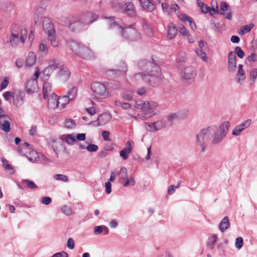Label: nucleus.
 Listing matches in <instances>:
<instances>
[{"mask_svg":"<svg viewBox=\"0 0 257 257\" xmlns=\"http://www.w3.org/2000/svg\"><path fill=\"white\" fill-rule=\"evenodd\" d=\"M225 136L218 131L216 125H211L206 128L201 130L196 136V144L199 146L201 151L205 150L204 144L211 139V143L216 145L220 143Z\"/></svg>","mask_w":257,"mask_h":257,"instance_id":"obj_1","label":"nucleus"},{"mask_svg":"<svg viewBox=\"0 0 257 257\" xmlns=\"http://www.w3.org/2000/svg\"><path fill=\"white\" fill-rule=\"evenodd\" d=\"M104 23L108 24L109 27L121 33L123 37L132 40L136 41L141 39L140 34L132 27L126 28L123 29L119 26L112 18H106Z\"/></svg>","mask_w":257,"mask_h":257,"instance_id":"obj_2","label":"nucleus"},{"mask_svg":"<svg viewBox=\"0 0 257 257\" xmlns=\"http://www.w3.org/2000/svg\"><path fill=\"white\" fill-rule=\"evenodd\" d=\"M68 45L75 55L82 59L91 60L94 58L91 50L81 43L72 41Z\"/></svg>","mask_w":257,"mask_h":257,"instance_id":"obj_3","label":"nucleus"},{"mask_svg":"<svg viewBox=\"0 0 257 257\" xmlns=\"http://www.w3.org/2000/svg\"><path fill=\"white\" fill-rule=\"evenodd\" d=\"M134 106L136 109H140L144 112L140 115V118L142 120H147L151 116V112H147L155 109L158 106V103L154 101L139 100L135 101Z\"/></svg>","mask_w":257,"mask_h":257,"instance_id":"obj_4","label":"nucleus"},{"mask_svg":"<svg viewBox=\"0 0 257 257\" xmlns=\"http://www.w3.org/2000/svg\"><path fill=\"white\" fill-rule=\"evenodd\" d=\"M98 18V15L93 13H86L81 16L79 21L72 23L69 28L73 31L80 30L82 25L91 24Z\"/></svg>","mask_w":257,"mask_h":257,"instance_id":"obj_5","label":"nucleus"},{"mask_svg":"<svg viewBox=\"0 0 257 257\" xmlns=\"http://www.w3.org/2000/svg\"><path fill=\"white\" fill-rule=\"evenodd\" d=\"M91 90L93 93L94 99L99 101L107 98L109 95V91L106 86L99 82H93L91 84Z\"/></svg>","mask_w":257,"mask_h":257,"instance_id":"obj_6","label":"nucleus"},{"mask_svg":"<svg viewBox=\"0 0 257 257\" xmlns=\"http://www.w3.org/2000/svg\"><path fill=\"white\" fill-rule=\"evenodd\" d=\"M27 35V30L23 27H20L15 26L12 31L10 43L13 45H15L21 43L24 44Z\"/></svg>","mask_w":257,"mask_h":257,"instance_id":"obj_7","label":"nucleus"},{"mask_svg":"<svg viewBox=\"0 0 257 257\" xmlns=\"http://www.w3.org/2000/svg\"><path fill=\"white\" fill-rule=\"evenodd\" d=\"M62 63L57 58H51L47 61V66L43 70V78L48 80L51 75L58 68L62 66Z\"/></svg>","mask_w":257,"mask_h":257,"instance_id":"obj_8","label":"nucleus"},{"mask_svg":"<svg viewBox=\"0 0 257 257\" xmlns=\"http://www.w3.org/2000/svg\"><path fill=\"white\" fill-rule=\"evenodd\" d=\"M161 80L160 68L157 65H154L152 69L148 71L147 84L154 87L160 82Z\"/></svg>","mask_w":257,"mask_h":257,"instance_id":"obj_9","label":"nucleus"},{"mask_svg":"<svg viewBox=\"0 0 257 257\" xmlns=\"http://www.w3.org/2000/svg\"><path fill=\"white\" fill-rule=\"evenodd\" d=\"M86 139V134L84 133L64 134L60 137L61 141L68 145H73L77 141H83Z\"/></svg>","mask_w":257,"mask_h":257,"instance_id":"obj_10","label":"nucleus"},{"mask_svg":"<svg viewBox=\"0 0 257 257\" xmlns=\"http://www.w3.org/2000/svg\"><path fill=\"white\" fill-rule=\"evenodd\" d=\"M197 75L196 68L192 66H188L181 70V77L185 80H193Z\"/></svg>","mask_w":257,"mask_h":257,"instance_id":"obj_11","label":"nucleus"},{"mask_svg":"<svg viewBox=\"0 0 257 257\" xmlns=\"http://www.w3.org/2000/svg\"><path fill=\"white\" fill-rule=\"evenodd\" d=\"M119 178L124 186H134L135 184V179L131 176L127 177V170L125 167H122L118 173Z\"/></svg>","mask_w":257,"mask_h":257,"instance_id":"obj_12","label":"nucleus"},{"mask_svg":"<svg viewBox=\"0 0 257 257\" xmlns=\"http://www.w3.org/2000/svg\"><path fill=\"white\" fill-rule=\"evenodd\" d=\"M251 122V119H247L239 124L235 126L232 131V135L236 137L240 136L243 131L250 125Z\"/></svg>","mask_w":257,"mask_h":257,"instance_id":"obj_13","label":"nucleus"},{"mask_svg":"<svg viewBox=\"0 0 257 257\" xmlns=\"http://www.w3.org/2000/svg\"><path fill=\"white\" fill-rule=\"evenodd\" d=\"M112 116L109 113H104L98 116L95 121L91 122L95 126L103 125L108 123L111 119Z\"/></svg>","mask_w":257,"mask_h":257,"instance_id":"obj_14","label":"nucleus"},{"mask_svg":"<svg viewBox=\"0 0 257 257\" xmlns=\"http://www.w3.org/2000/svg\"><path fill=\"white\" fill-rule=\"evenodd\" d=\"M227 69L229 72H233L237 66L235 53L230 51L227 56Z\"/></svg>","mask_w":257,"mask_h":257,"instance_id":"obj_15","label":"nucleus"},{"mask_svg":"<svg viewBox=\"0 0 257 257\" xmlns=\"http://www.w3.org/2000/svg\"><path fill=\"white\" fill-rule=\"evenodd\" d=\"M0 125L1 128L6 132L10 130L9 118L5 114L4 111L0 108Z\"/></svg>","mask_w":257,"mask_h":257,"instance_id":"obj_16","label":"nucleus"},{"mask_svg":"<svg viewBox=\"0 0 257 257\" xmlns=\"http://www.w3.org/2000/svg\"><path fill=\"white\" fill-rule=\"evenodd\" d=\"M23 149L25 152L26 157L31 161H35L38 158V154L36 152L33 150H31L30 145L28 143L23 144Z\"/></svg>","mask_w":257,"mask_h":257,"instance_id":"obj_17","label":"nucleus"},{"mask_svg":"<svg viewBox=\"0 0 257 257\" xmlns=\"http://www.w3.org/2000/svg\"><path fill=\"white\" fill-rule=\"evenodd\" d=\"M25 88L29 94L37 92L39 89L37 80L35 79L28 80L25 84Z\"/></svg>","mask_w":257,"mask_h":257,"instance_id":"obj_18","label":"nucleus"},{"mask_svg":"<svg viewBox=\"0 0 257 257\" xmlns=\"http://www.w3.org/2000/svg\"><path fill=\"white\" fill-rule=\"evenodd\" d=\"M25 97V94L22 91L16 92L14 93V96L13 98V103L15 106L17 107H21L24 101Z\"/></svg>","mask_w":257,"mask_h":257,"instance_id":"obj_19","label":"nucleus"},{"mask_svg":"<svg viewBox=\"0 0 257 257\" xmlns=\"http://www.w3.org/2000/svg\"><path fill=\"white\" fill-rule=\"evenodd\" d=\"M218 14L225 15V17L228 20L231 19V10L225 2H221L220 4V11Z\"/></svg>","mask_w":257,"mask_h":257,"instance_id":"obj_20","label":"nucleus"},{"mask_svg":"<svg viewBox=\"0 0 257 257\" xmlns=\"http://www.w3.org/2000/svg\"><path fill=\"white\" fill-rule=\"evenodd\" d=\"M43 27L48 35L54 34L55 30L54 29V26L49 18L47 17L44 18Z\"/></svg>","mask_w":257,"mask_h":257,"instance_id":"obj_21","label":"nucleus"},{"mask_svg":"<svg viewBox=\"0 0 257 257\" xmlns=\"http://www.w3.org/2000/svg\"><path fill=\"white\" fill-rule=\"evenodd\" d=\"M246 79L245 71L242 64L238 65L237 70L236 73V80L238 83L242 84Z\"/></svg>","mask_w":257,"mask_h":257,"instance_id":"obj_22","label":"nucleus"},{"mask_svg":"<svg viewBox=\"0 0 257 257\" xmlns=\"http://www.w3.org/2000/svg\"><path fill=\"white\" fill-rule=\"evenodd\" d=\"M43 94V98L45 99L51 96L52 94H55L53 92L51 84L49 82L46 81L44 83Z\"/></svg>","mask_w":257,"mask_h":257,"instance_id":"obj_23","label":"nucleus"},{"mask_svg":"<svg viewBox=\"0 0 257 257\" xmlns=\"http://www.w3.org/2000/svg\"><path fill=\"white\" fill-rule=\"evenodd\" d=\"M141 7L146 11H153L155 8V5L150 0H138Z\"/></svg>","mask_w":257,"mask_h":257,"instance_id":"obj_24","label":"nucleus"},{"mask_svg":"<svg viewBox=\"0 0 257 257\" xmlns=\"http://www.w3.org/2000/svg\"><path fill=\"white\" fill-rule=\"evenodd\" d=\"M70 76V72L69 70L66 67L62 68L58 74L59 79L62 82L67 81L69 78Z\"/></svg>","mask_w":257,"mask_h":257,"instance_id":"obj_25","label":"nucleus"},{"mask_svg":"<svg viewBox=\"0 0 257 257\" xmlns=\"http://www.w3.org/2000/svg\"><path fill=\"white\" fill-rule=\"evenodd\" d=\"M37 61V56L35 52H30L26 58V65L27 67L33 66Z\"/></svg>","mask_w":257,"mask_h":257,"instance_id":"obj_26","label":"nucleus"},{"mask_svg":"<svg viewBox=\"0 0 257 257\" xmlns=\"http://www.w3.org/2000/svg\"><path fill=\"white\" fill-rule=\"evenodd\" d=\"M134 142L131 141H128L125 144V148L120 152V156L123 158V160H126L127 159L128 156L127 155L130 154L132 151V144H133Z\"/></svg>","mask_w":257,"mask_h":257,"instance_id":"obj_27","label":"nucleus"},{"mask_svg":"<svg viewBox=\"0 0 257 257\" xmlns=\"http://www.w3.org/2000/svg\"><path fill=\"white\" fill-rule=\"evenodd\" d=\"M48 105L51 108L59 107L58 96L56 94H52L48 97Z\"/></svg>","mask_w":257,"mask_h":257,"instance_id":"obj_28","label":"nucleus"},{"mask_svg":"<svg viewBox=\"0 0 257 257\" xmlns=\"http://www.w3.org/2000/svg\"><path fill=\"white\" fill-rule=\"evenodd\" d=\"M177 30L176 26L173 23H169L167 26V37L169 39H172L176 36Z\"/></svg>","mask_w":257,"mask_h":257,"instance_id":"obj_29","label":"nucleus"},{"mask_svg":"<svg viewBox=\"0 0 257 257\" xmlns=\"http://www.w3.org/2000/svg\"><path fill=\"white\" fill-rule=\"evenodd\" d=\"M79 148L82 150H86L88 152H95L98 149V147L94 144H89L88 145L80 144L79 145Z\"/></svg>","mask_w":257,"mask_h":257,"instance_id":"obj_30","label":"nucleus"},{"mask_svg":"<svg viewBox=\"0 0 257 257\" xmlns=\"http://www.w3.org/2000/svg\"><path fill=\"white\" fill-rule=\"evenodd\" d=\"M3 166L9 174L12 175L15 173V170L13 166L9 163V162L5 158H2Z\"/></svg>","mask_w":257,"mask_h":257,"instance_id":"obj_31","label":"nucleus"},{"mask_svg":"<svg viewBox=\"0 0 257 257\" xmlns=\"http://www.w3.org/2000/svg\"><path fill=\"white\" fill-rule=\"evenodd\" d=\"M124 11L131 16L135 15V7L132 2L126 3L125 4Z\"/></svg>","mask_w":257,"mask_h":257,"instance_id":"obj_32","label":"nucleus"},{"mask_svg":"<svg viewBox=\"0 0 257 257\" xmlns=\"http://www.w3.org/2000/svg\"><path fill=\"white\" fill-rule=\"evenodd\" d=\"M230 123L229 121H226L222 122L219 128H218V131L219 132L221 133L224 136H225L229 127L230 126Z\"/></svg>","mask_w":257,"mask_h":257,"instance_id":"obj_33","label":"nucleus"},{"mask_svg":"<svg viewBox=\"0 0 257 257\" xmlns=\"http://www.w3.org/2000/svg\"><path fill=\"white\" fill-rule=\"evenodd\" d=\"M53 178L55 181L63 183H67L69 181V177L67 175L61 174L54 175Z\"/></svg>","mask_w":257,"mask_h":257,"instance_id":"obj_34","label":"nucleus"},{"mask_svg":"<svg viewBox=\"0 0 257 257\" xmlns=\"http://www.w3.org/2000/svg\"><path fill=\"white\" fill-rule=\"evenodd\" d=\"M186 60V56L184 53H180L178 54L176 58V63L177 66H181L184 64Z\"/></svg>","mask_w":257,"mask_h":257,"instance_id":"obj_35","label":"nucleus"},{"mask_svg":"<svg viewBox=\"0 0 257 257\" xmlns=\"http://www.w3.org/2000/svg\"><path fill=\"white\" fill-rule=\"evenodd\" d=\"M71 100L69 99V98L66 95L59 98L58 97L59 107L61 109L64 108L65 105L67 104Z\"/></svg>","mask_w":257,"mask_h":257,"instance_id":"obj_36","label":"nucleus"},{"mask_svg":"<svg viewBox=\"0 0 257 257\" xmlns=\"http://www.w3.org/2000/svg\"><path fill=\"white\" fill-rule=\"evenodd\" d=\"M249 79L252 84L255 83L257 79V68L252 67L249 72Z\"/></svg>","mask_w":257,"mask_h":257,"instance_id":"obj_37","label":"nucleus"},{"mask_svg":"<svg viewBox=\"0 0 257 257\" xmlns=\"http://www.w3.org/2000/svg\"><path fill=\"white\" fill-rule=\"evenodd\" d=\"M229 226L228 218L227 217H224L219 224V229L221 232L226 230Z\"/></svg>","mask_w":257,"mask_h":257,"instance_id":"obj_38","label":"nucleus"},{"mask_svg":"<svg viewBox=\"0 0 257 257\" xmlns=\"http://www.w3.org/2000/svg\"><path fill=\"white\" fill-rule=\"evenodd\" d=\"M39 51L42 54L46 55L48 52V48L47 46V42L45 40H42L40 42L39 46Z\"/></svg>","mask_w":257,"mask_h":257,"instance_id":"obj_39","label":"nucleus"},{"mask_svg":"<svg viewBox=\"0 0 257 257\" xmlns=\"http://www.w3.org/2000/svg\"><path fill=\"white\" fill-rule=\"evenodd\" d=\"M134 79L137 81H144L147 83L148 75L142 72L138 73L135 75Z\"/></svg>","mask_w":257,"mask_h":257,"instance_id":"obj_40","label":"nucleus"},{"mask_svg":"<svg viewBox=\"0 0 257 257\" xmlns=\"http://www.w3.org/2000/svg\"><path fill=\"white\" fill-rule=\"evenodd\" d=\"M115 105L117 107H121L123 109H129L131 105L127 102H121L120 100H117L114 101Z\"/></svg>","mask_w":257,"mask_h":257,"instance_id":"obj_41","label":"nucleus"},{"mask_svg":"<svg viewBox=\"0 0 257 257\" xmlns=\"http://www.w3.org/2000/svg\"><path fill=\"white\" fill-rule=\"evenodd\" d=\"M210 15L213 16L215 14L219 13L218 7L216 2H212L211 4Z\"/></svg>","mask_w":257,"mask_h":257,"instance_id":"obj_42","label":"nucleus"},{"mask_svg":"<svg viewBox=\"0 0 257 257\" xmlns=\"http://www.w3.org/2000/svg\"><path fill=\"white\" fill-rule=\"evenodd\" d=\"M198 6L200 8L201 12L204 14L209 13L210 14V8L202 1L198 2Z\"/></svg>","mask_w":257,"mask_h":257,"instance_id":"obj_43","label":"nucleus"},{"mask_svg":"<svg viewBox=\"0 0 257 257\" xmlns=\"http://www.w3.org/2000/svg\"><path fill=\"white\" fill-rule=\"evenodd\" d=\"M195 52L197 56H199L202 61L204 62H207L208 61V57H207L206 53L202 49H196L195 50Z\"/></svg>","mask_w":257,"mask_h":257,"instance_id":"obj_44","label":"nucleus"},{"mask_svg":"<svg viewBox=\"0 0 257 257\" xmlns=\"http://www.w3.org/2000/svg\"><path fill=\"white\" fill-rule=\"evenodd\" d=\"M64 127L67 129H72L76 125L75 121L73 119H66L64 123Z\"/></svg>","mask_w":257,"mask_h":257,"instance_id":"obj_45","label":"nucleus"},{"mask_svg":"<svg viewBox=\"0 0 257 257\" xmlns=\"http://www.w3.org/2000/svg\"><path fill=\"white\" fill-rule=\"evenodd\" d=\"M77 89L76 87H72L68 92V95H66L69 98V99L72 101L74 100L77 95Z\"/></svg>","mask_w":257,"mask_h":257,"instance_id":"obj_46","label":"nucleus"},{"mask_svg":"<svg viewBox=\"0 0 257 257\" xmlns=\"http://www.w3.org/2000/svg\"><path fill=\"white\" fill-rule=\"evenodd\" d=\"M62 212L66 216L72 215L73 213L71 208L67 205H64L61 207Z\"/></svg>","mask_w":257,"mask_h":257,"instance_id":"obj_47","label":"nucleus"},{"mask_svg":"<svg viewBox=\"0 0 257 257\" xmlns=\"http://www.w3.org/2000/svg\"><path fill=\"white\" fill-rule=\"evenodd\" d=\"M111 6L114 9L118 10L122 8L123 3L121 0H112Z\"/></svg>","mask_w":257,"mask_h":257,"instance_id":"obj_48","label":"nucleus"},{"mask_svg":"<svg viewBox=\"0 0 257 257\" xmlns=\"http://www.w3.org/2000/svg\"><path fill=\"white\" fill-rule=\"evenodd\" d=\"M121 98L125 101H130L133 99V93L130 91H126L121 94Z\"/></svg>","mask_w":257,"mask_h":257,"instance_id":"obj_49","label":"nucleus"},{"mask_svg":"<svg viewBox=\"0 0 257 257\" xmlns=\"http://www.w3.org/2000/svg\"><path fill=\"white\" fill-rule=\"evenodd\" d=\"M247 61L250 63L257 62V53L255 52H251L247 57Z\"/></svg>","mask_w":257,"mask_h":257,"instance_id":"obj_50","label":"nucleus"},{"mask_svg":"<svg viewBox=\"0 0 257 257\" xmlns=\"http://www.w3.org/2000/svg\"><path fill=\"white\" fill-rule=\"evenodd\" d=\"M49 40L50 42L51 45L53 47H57L59 46V41L56 39L54 34L48 35Z\"/></svg>","mask_w":257,"mask_h":257,"instance_id":"obj_51","label":"nucleus"},{"mask_svg":"<svg viewBox=\"0 0 257 257\" xmlns=\"http://www.w3.org/2000/svg\"><path fill=\"white\" fill-rule=\"evenodd\" d=\"M144 126L146 130L150 132H154L156 131L155 129L154 123L153 122H145Z\"/></svg>","mask_w":257,"mask_h":257,"instance_id":"obj_52","label":"nucleus"},{"mask_svg":"<svg viewBox=\"0 0 257 257\" xmlns=\"http://www.w3.org/2000/svg\"><path fill=\"white\" fill-rule=\"evenodd\" d=\"M164 121L165 120L162 119L154 122L156 131H158L165 126L166 124Z\"/></svg>","mask_w":257,"mask_h":257,"instance_id":"obj_53","label":"nucleus"},{"mask_svg":"<svg viewBox=\"0 0 257 257\" xmlns=\"http://www.w3.org/2000/svg\"><path fill=\"white\" fill-rule=\"evenodd\" d=\"M167 120L172 123V122L177 119H180L179 117V116L177 112L175 113H171L169 114H168L166 117Z\"/></svg>","mask_w":257,"mask_h":257,"instance_id":"obj_54","label":"nucleus"},{"mask_svg":"<svg viewBox=\"0 0 257 257\" xmlns=\"http://www.w3.org/2000/svg\"><path fill=\"white\" fill-rule=\"evenodd\" d=\"M23 184L29 188L35 189L37 188V186L32 181L25 180L23 181Z\"/></svg>","mask_w":257,"mask_h":257,"instance_id":"obj_55","label":"nucleus"},{"mask_svg":"<svg viewBox=\"0 0 257 257\" xmlns=\"http://www.w3.org/2000/svg\"><path fill=\"white\" fill-rule=\"evenodd\" d=\"M178 29L179 33L184 37L189 33L188 30L182 25H179Z\"/></svg>","mask_w":257,"mask_h":257,"instance_id":"obj_56","label":"nucleus"},{"mask_svg":"<svg viewBox=\"0 0 257 257\" xmlns=\"http://www.w3.org/2000/svg\"><path fill=\"white\" fill-rule=\"evenodd\" d=\"M189 110L187 108H183L177 112L179 118L185 117L188 113Z\"/></svg>","mask_w":257,"mask_h":257,"instance_id":"obj_57","label":"nucleus"},{"mask_svg":"<svg viewBox=\"0 0 257 257\" xmlns=\"http://www.w3.org/2000/svg\"><path fill=\"white\" fill-rule=\"evenodd\" d=\"M217 237L216 235H213L212 236L210 240L208 242L207 244V246L209 248L212 249L214 247V244L217 241Z\"/></svg>","mask_w":257,"mask_h":257,"instance_id":"obj_58","label":"nucleus"},{"mask_svg":"<svg viewBox=\"0 0 257 257\" xmlns=\"http://www.w3.org/2000/svg\"><path fill=\"white\" fill-rule=\"evenodd\" d=\"M234 50H235V52H234L235 53V55L237 54V56L239 58L242 59L244 57V53L242 50V49H241L240 47H235Z\"/></svg>","mask_w":257,"mask_h":257,"instance_id":"obj_59","label":"nucleus"},{"mask_svg":"<svg viewBox=\"0 0 257 257\" xmlns=\"http://www.w3.org/2000/svg\"><path fill=\"white\" fill-rule=\"evenodd\" d=\"M243 239L241 237H238L236 238L235 246L238 249H240L243 245Z\"/></svg>","mask_w":257,"mask_h":257,"instance_id":"obj_60","label":"nucleus"},{"mask_svg":"<svg viewBox=\"0 0 257 257\" xmlns=\"http://www.w3.org/2000/svg\"><path fill=\"white\" fill-rule=\"evenodd\" d=\"M45 7L40 6L36 9L34 13L42 16L43 17L44 13L45 12Z\"/></svg>","mask_w":257,"mask_h":257,"instance_id":"obj_61","label":"nucleus"},{"mask_svg":"<svg viewBox=\"0 0 257 257\" xmlns=\"http://www.w3.org/2000/svg\"><path fill=\"white\" fill-rule=\"evenodd\" d=\"M9 83V79L7 77H5L1 84L0 91L5 89L7 87Z\"/></svg>","mask_w":257,"mask_h":257,"instance_id":"obj_62","label":"nucleus"},{"mask_svg":"<svg viewBox=\"0 0 257 257\" xmlns=\"http://www.w3.org/2000/svg\"><path fill=\"white\" fill-rule=\"evenodd\" d=\"M178 17L179 19L183 22H186L190 20L191 17H188L186 14H178Z\"/></svg>","mask_w":257,"mask_h":257,"instance_id":"obj_63","label":"nucleus"},{"mask_svg":"<svg viewBox=\"0 0 257 257\" xmlns=\"http://www.w3.org/2000/svg\"><path fill=\"white\" fill-rule=\"evenodd\" d=\"M184 38L189 43H193L196 40L195 37L190 33L186 36H185Z\"/></svg>","mask_w":257,"mask_h":257,"instance_id":"obj_64","label":"nucleus"}]
</instances>
